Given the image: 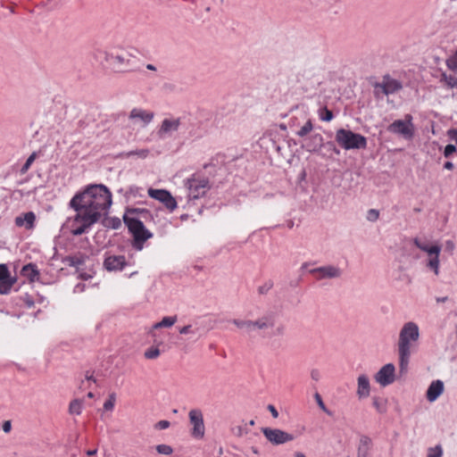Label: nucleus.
<instances>
[{
	"mask_svg": "<svg viewBox=\"0 0 457 457\" xmlns=\"http://www.w3.org/2000/svg\"><path fill=\"white\" fill-rule=\"evenodd\" d=\"M87 397H89V398H93V397H94V394H93L92 392H89V393L87 394Z\"/></svg>",
	"mask_w": 457,
	"mask_h": 457,
	"instance_id": "0e129e2a",
	"label": "nucleus"
},
{
	"mask_svg": "<svg viewBox=\"0 0 457 457\" xmlns=\"http://www.w3.org/2000/svg\"><path fill=\"white\" fill-rule=\"evenodd\" d=\"M85 378L86 380L87 381H90V380H93L95 381L94 378H93V375L92 374H89V372H87L86 375H85Z\"/></svg>",
	"mask_w": 457,
	"mask_h": 457,
	"instance_id": "13d9d810",
	"label": "nucleus"
},
{
	"mask_svg": "<svg viewBox=\"0 0 457 457\" xmlns=\"http://www.w3.org/2000/svg\"><path fill=\"white\" fill-rule=\"evenodd\" d=\"M21 274L28 278L31 282L34 281L38 276L39 272L36 266L32 263L23 266L21 269Z\"/></svg>",
	"mask_w": 457,
	"mask_h": 457,
	"instance_id": "cd10ccee",
	"label": "nucleus"
},
{
	"mask_svg": "<svg viewBox=\"0 0 457 457\" xmlns=\"http://www.w3.org/2000/svg\"><path fill=\"white\" fill-rule=\"evenodd\" d=\"M310 273L314 275L318 280L333 279L339 278L343 274V270L338 266L325 265L311 270Z\"/></svg>",
	"mask_w": 457,
	"mask_h": 457,
	"instance_id": "f8f14e48",
	"label": "nucleus"
},
{
	"mask_svg": "<svg viewBox=\"0 0 457 457\" xmlns=\"http://www.w3.org/2000/svg\"><path fill=\"white\" fill-rule=\"evenodd\" d=\"M156 451L159 454L170 455L173 453V449L169 445H156Z\"/></svg>",
	"mask_w": 457,
	"mask_h": 457,
	"instance_id": "4c0bfd02",
	"label": "nucleus"
},
{
	"mask_svg": "<svg viewBox=\"0 0 457 457\" xmlns=\"http://www.w3.org/2000/svg\"><path fill=\"white\" fill-rule=\"evenodd\" d=\"M112 194L104 185L88 186L82 193H79L70 202V206L77 212L95 215L96 220L110 208Z\"/></svg>",
	"mask_w": 457,
	"mask_h": 457,
	"instance_id": "f257e3e1",
	"label": "nucleus"
},
{
	"mask_svg": "<svg viewBox=\"0 0 457 457\" xmlns=\"http://www.w3.org/2000/svg\"><path fill=\"white\" fill-rule=\"evenodd\" d=\"M185 187L188 191L190 199H198L203 197L211 188L210 181L207 178L193 175L185 181Z\"/></svg>",
	"mask_w": 457,
	"mask_h": 457,
	"instance_id": "423d86ee",
	"label": "nucleus"
},
{
	"mask_svg": "<svg viewBox=\"0 0 457 457\" xmlns=\"http://www.w3.org/2000/svg\"><path fill=\"white\" fill-rule=\"evenodd\" d=\"M82 407H83V400L74 399L70 403L69 413L79 415V414H81Z\"/></svg>",
	"mask_w": 457,
	"mask_h": 457,
	"instance_id": "473e14b6",
	"label": "nucleus"
},
{
	"mask_svg": "<svg viewBox=\"0 0 457 457\" xmlns=\"http://www.w3.org/2000/svg\"><path fill=\"white\" fill-rule=\"evenodd\" d=\"M97 453V450L96 449H94V450H88L87 451V454L89 455V456H93V455H96Z\"/></svg>",
	"mask_w": 457,
	"mask_h": 457,
	"instance_id": "052dcab7",
	"label": "nucleus"
},
{
	"mask_svg": "<svg viewBox=\"0 0 457 457\" xmlns=\"http://www.w3.org/2000/svg\"><path fill=\"white\" fill-rule=\"evenodd\" d=\"M177 321V316L163 317L160 322L154 325V328H169L173 326Z\"/></svg>",
	"mask_w": 457,
	"mask_h": 457,
	"instance_id": "2f4dec72",
	"label": "nucleus"
},
{
	"mask_svg": "<svg viewBox=\"0 0 457 457\" xmlns=\"http://www.w3.org/2000/svg\"><path fill=\"white\" fill-rule=\"evenodd\" d=\"M2 428H3V431L4 433H9L12 429V423L10 420H6L3 423V426H2Z\"/></svg>",
	"mask_w": 457,
	"mask_h": 457,
	"instance_id": "603ef678",
	"label": "nucleus"
},
{
	"mask_svg": "<svg viewBox=\"0 0 457 457\" xmlns=\"http://www.w3.org/2000/svg\"><path fill=\"white\" fill-rule=\"evenodd\" d=\"M311 378L312 380L314 381H319L321 378V373L319 370L317 369H312L311 370Z\"/></svg>",
	"mask_w": 457,
	"mask_h": 457,
	"instance_id": "8fccbe9b",
	"label": "nucleus"
},
{
	"mask_svg": "<svg viewBox=\"0 0 457 457\" xmlns=\"http://www.w3.org/2000/svg\"><path fill=\"white\" fill-rule=\"evenodd\" d=\"M250 425H252V426H253V425H254V421H253V420H251V421H250Z\"/></svg>",
	"mask_w": 457,
	"mask_h": 457,
	"instance_id": "338daca9",
	"label": "nucleus"
},
{
	"mask_svg": "<svg viewBox=\"0 0 457 457\" xmlns=\"http://www.w3.org/2000/svg\"><path fill=\"white\" fill-rule=\"evenodd\" d=\"M372 404L374 408L379 413H385L386 411L387 407V400L383 397L374 396L372 398Z\"/></svg>",
	"mask_w": 457,
	"mask_h": 457,
	"instance_id": "7c9ffc66",
	"label": "nucleus"
},
{
	"mask_svg": "<svg viewBox=\"0 0 457 457\" xmlns=\"http://www.w3.org/2000/svg\"><path fill=\"white\" fill-rule=\"evenodd\" d=\"M314 398H315V401H316L317 404L319 405V407L327 414L331 415V412L327 409V407L319 393H316L314 395Z\"/></svg>",
	"mask_w": 457,
	"mask_h": 457,
	"instance_id": "79ce46f5",
	"label": "nucleus"
},
{
	"mask_svg": "<svg viewBox=\"0 0 457 457\" xmlns=\"http://www.w3.org/2000/svg\"><path fill=\"white\" fill-rule=\"evenodd\" d=\"M189 423L191 425L190 435L195 439H202L205 434L204 414L200 409H192L188 412Z\"/></svg>",
	"mask_w": 457,
	"mask_h": 457,
	"instance_id": "1a4fd4ad",
	"label": "nucleus"
},
{
	"mask_svg": "<svg viewBox=\"0 0 457 457\" xmlns=\"http://www.w3.org/2000/svg\"><path fill=\"white\" fill-rule=\"evenodd\" d=\"M436 300L437 303H445V302H446L448 300V297L447 296L437 297Z\"/></svg>",
	"mask_w": 457,
	"mask_h": 457,
	"instance_id": "bf43d9fd",
	"label": "nucleus"
},
{
	"mask_svg": "<svg viewBox=\"0 0 457 457\" xmlns=\"http://www.w3.org/2000/svg\"><path fill=\"white\" fill-rule=\"evenodd\" d=\"M442 456H443V448L440 445H437L434 447L428 448L427 457H442Z\"/></svg>",
	"mask_w": 457,
	"mask_h": 457,
	"instance_id": "c9c22d12",
	"label": "nucleus"
},
{
	"mask_svg": "<svg viewBox=\"0 0 457 457\" xmlns=\"http://www.w3.org/2000/svg\"><path fill=\"white\" fill-rule=\"evenodd\" d=\"M372 445L370 437L365 435L361 436L357 447V457H371Z\"/></svg>",
	"mask_w": 457,
	"mask_h": 457,
	"instance_id": "412c9836",
	"label": "nucleus"
},
{
	"mask_svg": "<svg viewBox=\"0 0 457 457\" xmlns=\"http://www.w3.org/2000/svg\"><path fill=\"white\" fill-rule=\"evenodd\" d=\"M35 159H36V154L33 153L32 154H30L29 156V158L26 160L25 163L21 167V169L20 170L21 174H25L29 170V169L30 168V166L33 163V162L35 161Z\"/></svg>",
	"mask_w": 457,
	"mask_h": 457,
	"instance_id": "58836bf2",
	"label": "nucleus"
},
{
	"mask_svg": "<svg viewBox=\"0 0 457 457\" xmlns=\"http://www.w3.org/2000/svg\"><path fill=\"white\" fill-rule=\"evenodd\" d=\"M379 217V212L376 209H370L367 212V220L370 221H376Z\"/></svg>",
	"mask_w": 457,
	"mask_h": 457,
	"instance_id": "c03bdc74",
	"label": "nucleus"
},
{
	"mask_svg": "<svg viewBox=\"0 0 457 457\" xmlns=\"http://www.w3.org/2000/svg\"><path fill=\"white\" fill-rule=\"evenodd\" d=\"M273 287L272 281H266L262 285L259 286L257 291L259 295H266Z\"/></svg>",
	"mask_w": 457,
	"mask_h": 457,
	"instance_id": "ea45409f",
	"label": "nucleus"
},
{
	"mask_svg": "<svg viewBox=\"0 0 457 457\" xmlns=\"http://www.w3.org/2000/svg\"><path fill=\"white\" fill-rule=\"evenodd\" d=\"M262 431L266 439L275 445L291 442L295 439L294 435L278 428H262Z\"/></svg>",
	"mask_w": 457,
	"mask_h": 457,
	"instance_id": "9d476101",
	"label": "nucleus"
},
{
	"mask_svg": "<svg viewBox=\"0 0 457 457\" xmlns=\"http://www.w3.org/2000/svg\"><path fill=\"white\" fill-rule=\"evenodd\" d=\"M395 368L392 363L384 365L374 376L377 383L382 386H388L395 381Z\"/></svg>",
	"mask_w": 457,
	"mask_h": 457,
	"instance_id": "2eb2a0df",
	"label": "nucleus"
},
{
	"mask_svg": "<svg viewBox=\"0 0 457 457\" xmlns=\"http://www.w3.org/2000/svg\"><path fill=\"white\" fill-rule=\"evenodd\" d=\"M284 333V327L283 326H278L275 329V334L276 335H282Z\"/></svg>",
	"mask_w": 457,
	"mask_h": 457,
	"instance_id": "4d7b16f0",
	"label": "nucleus"
},
{
	"mask_svg": "<svg viewBox=\"0 0 457 457\" xmlns=\"http://www.w3.org/2000/svg\"><path fill=\"white\" fill-rule=\"evenodd\" d=\"M233 430H234V434L238 436H242L244 434V431H245V429L242 427H237Z\"/></svg>",
	"mask_w": 457,
	"mask_h": 457,
	"instance_id": "5fc2aeb1",
	"label": "nucleus"
},
{
	"mask_svg": "<svg viewBox=\"0 0 457 457\" xmlns=\"http://www.w3.org/2000/svg\"><path fill=\"white\" fill-rule=\"evenodd\" d=\"M148 214L145 210L132 209L128 210L123 216V220L129 232L135 239V245L141 249L142 244L152 237V234L145 228L141 218Z\"/></svg>",
	"mask_w": 457,
	"mask_h": 457,
	"instance_id": "7ed1b4c3",
	"label": "nucleus"
},
{
	"mask_svg": "<svg viewBox=\"0 0 457 457\" xmlns=\"http://www.w3.org/2000/svg\"><path fill=\"white\" fill-rule=\"evenodd\" d=\"M336 142L344 149H364L367 145L366 137L351 130L339 129L336 132Z\"/></svg>",
	"mask_w": 457,
	"mask_h": 457,
	"instance_id": "39448f33",
	"label": "nucleus"
},
{
	"mask_svg": "<svg viewBox=\"0 0 457 457\" xmlns=\"http://www.w3.org/2000/svg\"><path fill=\"white\" fill-rule=\"evenodd\" d=\"M313 129L312 121L309 120L298 131L297 135L301 137L309 134Z\"/></svg>",
	"mask_w": 457,
	"mask_h": 457,
	"instance_id": "e433bc0d",
	"label": "nucleus"
},
{
	"mask_svg": "<svg viewBox=\"0 0 457 457\" xmlns=\"http://www.w3.org/2000/svg\"><path fill=\"white\" fill-rule=\"evenodd\" d=\"M131 56L129 52L122 49L104 53L105 61L117 71H122L129 66Z\"/></svg>",
	"mask_w": 457,
	"mask_h": 457,
	"instance_id": "0eeeda50",
	"label": "nucleus"
},
{
	"mask_svg": "<svg viewBox=\"0 0 457 457\" xmlns=\"http://www.w3.org/2000/svg\"><path fill=\"white\" fill-rule=\"evenodd\" d=\"M446 63L450 70L457 71V52L447 60Z\"/></svg>",
	"mask_w": 457,
	"mask_h": 457,
	"instance_id": "37998d69",
	"label": "nucleus"
},
{
	"mask_svg": "<svg viewBox=\"0 0 457 457\" xmlns=\"http://www.w3.org/2000/svg\"><path fill=\"white\" fill-rule=\"evenodd\" d=\"M320 119L325 121H330L333 119V113L328 108H323L320 114Z\"/></svg>",
	"mask_w": 457,
	"mask_h": 457,
	"instance_id": "a18cd8bd",
	"label": "nucleus"
},
{
	"mask_svg": "<svg viewBox=\"0 0 457 457\" xmlns=\"http://www.w3.org/2000/svg\"><path fill=\"white\" fill-rule=\"evenodd\" d=\"M147 69L148 70H155L154 66H153L152 64H148Z\"/></svg>",
	"mask_w": 457,
	"mask_h": 457,
	"instance_id": "e2e57ef3",
	"label": "nucleus"
},
{
	"mask_svg": "<svg viewBox=\"0 0 457 457\" xmlns=\"http://www.w3.org/2000/svg\"><path fill=\"white\" fill-rule=\"evenodd\" d=\"M147 193L151 198L163 204L170 212H173L178 207L176 199L168 190L149 188Z\"/></svg>",
	"mask_w": 457,
	"mask_h": 457,
	"instance_id": "9b49d317",
	"label": "nucleus"
},
{
	"mask_svg": "<svg viewBox=\"0 0 457 457\" xmlns=\"http://www.w3.org/2000/svg\"><path fill=\"white\" fill-rule=\"evenodd\" d=\"M323 138L320 134H315L311 137L305 147L309 152H315L322 145Z\"/></svg>",
	"mask_w": 457,
	"mask_h": 457,
	"instance_id": "bb28decb",
	"label": "nucleus"
},
{
	"mask_svg": "<svg viewBox=\"0 0 457 457\" xmlns=\"http://www.w3.org/2000/svg\"><path fill=\"white\" fill-rule=\"evenodd\" d=\"M295 457H306V456L301 452H296L295 453Z\"/></svg>",
	"mask_w": 457,
	"mask_h": 457,
	"instance_id": "680f3d73",
	"label": "nucleus"
},
{
	"mask_svg": "<svg viewBox=\"0 0 457 457\" xmlns=\"http://www.w3.org/2000/svg\"><path fill=\"white\" fill-rule=\"evenodd\" d=\"M125 265L126 260L122 255H110L104 262V268L109 271L120 270Z\"/></svg>",
	"mask_w": 457,
	"mask_h": 457,
	"instance_id": "6ab92c4d",
	"label": "nucleus"
},
{
	"mask_svg": "<svg viewBox=\"0 0 457 457\" xmlns=\"http://www.w3.org/2000/svg\"><path fill=\"white\" fill-rule=\"evenodd\" d=\"M10 275L9 270L5 264H0V280Z\"/></svg>",
	"mask_w": 457,
	"mask_h": 457,
	"instance_id": "de8ad7c7",
	"label": "nucleus"
},
{
	"mask_svg": "<svg viewBox=\"0 0 457 457\" xmlns=\"http://www.w3.org/2000/svg\"><path fill=\"white\" fill-rule=\"evenodd\" d=\"M277 316L274 312H268L255 320L236 319L232 322L239 329L246 334L253 332L271 331L275 328Z\"/></svg>",
	"mask_w": 457,
	"mask_h": 457,
	"instance_id": "20e7f679",
	"label": "nucleus"
},
{
	"mask_svg": "<svg viewBox=\"0 0 457 457\" xmlns=\"http://www.w3.org/2000/svg\"><path fill=\"white\" fill-rule=\"evenodd\" d=\"M420 337L419 327L416 323L409 321L400 330L398 340L399 370L406 373L411 354L413 343Z\"/></svg>",
	"mask_w": 457,
	"mask_h": 457,
	"instance_id": "f03ea898",
	"label": "nucleus"
},
{
	"mask_svg": "<svg viewBox=\"0 0 457 457\" xmlns=\"http://www.w3.org/2000/svg\"><path fill=\"white\" fill-rule=\"evenodd\" d=\"M267 408L270 411V413H271L273 418H278V411L276 410V408L272 404H269Z\"/></svg>",
	"mask_w": 457,
	"mask_h": 457,
	"instance_id": "864d4df0",
	"label": "nucleus"
},
{
	"mask_svg": "<svg viewBox=\"0 0 457 457\" xmlns=\"http://www.w3.org/2000/svg\"><path fill=\"white\" fill-rule=\"evenodd\" d=\"M401 88L402 85L396 79L389 77H384L382 82L375 85V93L377 95L383 94L387 96L397 92Z\"/></svg>",
	"mask_w": 457,
	"mask_h": 457,
	"instance_id": "dca6fc26",
	"label": "nucleus"
},
{
	"mask_svg": "<svg viewBox=\"0 0 457 457\" xmlns=\"http://www.w3.org/2000/svg\"><path fill=\"white\" fill-rule=\"evenodd\" d=\"M154 117V113L153 112L141 108H133L129 114V120L134 125H137L140 128H145L152 122Z\"/></svg>",
	"mask_w": 457,
	"mask_h": 457,
	"instance_id": "4468645a",
	"label": "nucleus"
},
{
	"mask_svg": "<svg viewBox=\"0 0 457 457\" xmlns=\"http://www.w3.org/2000/svg\"><path fill=\"white\" fill-rule=\"evenodd\" d=\"M455 249V244L453 240L445 241V250L449 253H453Z\"/></svg>",
	"mask_w": 457,
	"mask_h": 457,
	"instance_id": "3c124183",
	"label": "nucleus"
},
{
	"mask_svg": "<svg viewBox=\"0 0 457 457\" xmlns=\"http://www.w3.org/2000/svg\"><path fill=\"white\" fill-rule=\"evenodd\" d=\"M36 215L33 212H28L15 218V225L17 227H24L26 229L34 228Z\"/></svg>",
	"mask_w": 457,
	"mask_h": 457,
	"instance_id": "5701e85b",
	"label": "nucleus"
},
{
	"mask_svg": "<svg viewBox=\"0 0 457 457\" xmlns=\"http://www.w3.org/2000/svg\"><path fill=\"white\" fill-rule=\"evenodd\" d=\"M16 281H17L16 277H12V276H11V274L8 275L3 280H0V294L1 295L9 294L11 291V288L16 283Z\"/></svg>",
	"mask_w": 457,
	"mask_h": 457,
	"instance_id": "a878e982",
	"label": "nucleus"
},
{
	"mask_svg": "<svg viewBox=\"0 0 457 457\" xmlns=\"http://www.w3.org/2000/svg\"><path fill=\"white\" fill-rule=\"evenodd\" d=\"M440 82L444 83L449 88H457V75L442 73Z\"/></svg>",
	"mask_w": 457,
	"mask_h": 457,
	"instance_id": "c756f323",
	"label": "nucleus"
},
{
	"mask_svg": "<svg viewBox=\"0 0 457 457\" xmlns=\"http://www.w3.org/2000/svg\"><path fill=\"white\" fill-rule=\"evenodd\" d=\"M456 151V147L453 145H447L445 147L444 155L445 157H450Z\"/></svg>",
	"mask_w": 457,
	"mask_h": 457,
	"instance_id": "49530a36",
	"label": "nucleus"
},
{
	"mask_svg": "<svg viewBox=\"0 0 457 457\" xmlns=\"http://www.w3.org/2000/svg\"><path fill=\"white\" fill-rule=\"evenodd\" d=\"M180 125L179 119H164L158 129V136L161 138H164L167 136L171 135L179 129Z\"/></svg>",
	"mask_w": 457,
	"mask_h": 457,
	"instance_id": "a211bd4d",
	"label": "nucleus"
},
{
	"mask_svg": "<svg viewBox=\"0 0 457 457\" xmlns=\"http://www.w3.org/2000/svg\"><path fill=\"white\" fill-rule=\"evenodd\" d=\"M74 221L80 223V225L73 230L75 236L84 234L89 227L97 222L95 215H87L84 212H77Z\"/></svg>",
	"mask_w": 457,
	"mask_h": 457,
	"instance_id": "f3484780",
	"label": "nucleus"
},
{
	"mask_svg": "<svg viewBox=\"0 0 457 457\" xmlns=\"http://www.w3.org/2000/svg\"><path fill=\"white\" fill-rule=\"evenodd\" d=\"M146 359H155L160 355V350L156 347L147 349L145 353Z\"/></svg>",
	"mask_w": 457,
	"mask_h": 457,
	"instance_id": "a19ab883",
	"label": "nucleus"
},
{
	"mask_svg": "<svg viewBox=\"0 0 457 457\" xmlns=\"http://www.w3.org/2000/svg\"><path fill=\"white\" fill-rule=\"evenodd\" d=\"M116 403V395L115 393H112L108 395L107 400L104 403V410L107 411H111L113 410Z\"/></svg>",
	"mask_w": 457,
	"mask_h": 457,
	"instance_id": "72a5a7b5",
	"label": "nucleus"
},
{
	"mask_svg": "<svg viewBox=\"0 0 457 457\" xmlns=\"http://www.w3.org/2000/svg\"><path fill=\"white\" fill-rule=\"evenodd\" d=\"M444 388L443 381L439 379L433 381L427 390L426 397L428 401L435 402L443 394Z\"/></svg>",
	"mask_w": 457,
	"mask_h": 457,
	"instance_id": "4be33fe9",
	"label": "nucleus"
},
{
	"mask_svg": "<svg viewBox=\"0 0 457 457\" xmlns=\"http://www.w3.org/2000/svg\"><path fill=\"white\" fill-rule=\"evenodd\" d=\"M406 119V120H395L387 127V131L393 134L401 135L404 138H411L413 135L411 115H407Z\"/></svg>",
	"mask_w": 457,
	"mask_h": 457,
	"instance_id": "ddd939ff",
	"label": "nucleus"
},
{
	"mask_svg": "<svg viewBox=\"0 0 457 457\" xmlns=\"http://www.w3.org/2000/svg\"><path fill=\"white\" fill-rule=\"evenodd\" d=\"M413 243L419 249L426 252L429 255L427 267L433 270L435 275L437 276L439 274V254L441 252V247L436 245L428 246V245L420 242V240L417 237L413 239Z\"/></svg>",
	"mask_w": 457,
	"mask_h": 457,
	"instance_id": "6e6552de",
	"label": "nucleus"
},
{
	"mask_svg": "<svg viewBox=\"0 0 457 457\" xmlns=\"http://www.w3.org/2000/svg\"><path fill=\"white\" fill-rule=\"evenodd\" d=\"M80 278H83V279H87V278H88V277H87V276H85V275H83V274H80Z\"/></svg>",
	"mask_w": 457,
	"mask_h": 457,
	"instance_id": "69168bd1",
	"label": "nucleus"
},
{
	"mask_svg": "<svg viewBox=\"0 0 457 457\" xmlns=\"http://www.w3.org/2000/svg\"><path fill=\"white\" fill-rule=\"evenodd\" d=\"M444 168L446 169V170H453L454 168V165L452 162H446L445 164H444Z\"/></svg>",
	"mask_w": 457,
	"mask_h": 457,
	"instance_id": "6e6d98bb",
	"label": "nucleus"
},
{
	"mask_svg": "<svg viewBox=\"0 0 457 457\" xmlns=\"http://www.w3.org/2000/svg\"><path fill=\"white\" fill-rule=\"evenodd\" d=\"M170 427V422L168 420H160L158 421L155 425H154V428L156 429H160V430H162V429H166Z\"/></svg>",
	"mask_w": 457,
	"mask_h": 457,
	"instance_id": "09e8293b",
	"label": "nucleus"
},
{
	"mask_svg": "<svg viewBox=\"0 0 457 457\" xmlns=\"http://www.w3.org/2000/svg\"><path fill=\"white\" fill-rule=\"evenodd\" d=\"M370 394V383L367 375L361 374L357 378L356 395L359 399L367 398Z\"/></svg>",
	"mask_w": 457,
	"mask_h": 457,
	"instance_id": "aec40b11",
	"label": "nucleus"
},
{
	"mask_svg": "<svg viewBox=\"0 0 457 457\" xmlns=\"http://www.w3.org/2000/svg\"><path fill=\"white\" fill-rule=\"evenodd\" d=\"M181 335H189L188 340L197 341L202 337V331L198 327H194L192 324H187L179 328Z\"/></svg>",
	"mask_w": 457,
	"mask_h": 457,
	"instance_id": "393cba45",
	"label": "nucleus"
},
{
	"mask_svg": "<svg viewBox=\"0 0 457 457\" xmlns=\"http://www.w3.org/2000/svg\"><path fill=\"white\" fill-rule=\"evenodd\" d=\"M87 256L84 253H78L74 255H69L63 258L62 262L71 267H75L77 270L85 264Z\"/></svg>",
	"mask_w": 457,
	"mask_h": 457,
	"instance_id": "b1692460",
	"label": "nucleus"
},
{
	"mask_svg": "<svg viewBox=\"0 0 457 457\" xmlns=\"http://www.w3.org/2000/svg\"><path fill=\"white\" fill-rule=\"evenodd\" d=\"M150 151L148 149H137L129 152L121 153L120 156L123 159H128L131 156H137L140 159H145L149 155Z\"/></svg>",
	"mask_w": 457,
	"mask_h": 457,
	"instance_id": "c85d7f7f",
	"label": "nucleus"
},
{
	"mask_svg": "<svg viewBox=\"0 0 457 457\" xmlns=\"http://www.w3.org/2000/svg\"><path fill=\"white\" fill-rule=\"evenodd\" d=\"M104 225L113 229H118L121 226V221L119 218H109L104 220Z\"/></svg>",
	"mask_w": 457,
	"mask_h": 457,
	"instance_id": "f704fd0d",
	"label": "nucleus"
}]
</instances>
